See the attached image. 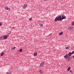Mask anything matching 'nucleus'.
Segmentation results:
<instances>
[{
    "label": "nucleus",
    "instance_id": "a878e982",
    "mask_svg": "<svg viewBox=\"0 0 74 74\" xmlns=\"http://www.w3.org/2000/svg\"><path fill=\"white\" fill-rule=\"evenodd\" d=\"M7 74H9V73H8V72H7Z\"/></svg>",
    "mask_w": 74,
    "mask_h": 74
},
{
    "label": "nucleus",
    "instance_id": "2eb2a0df",
    "mask_svg": "<svg viewBox=\"0 0 74 74\" xmlns=\"http://www.w3.org/2000/svg\"><path fill=\"white\" fill-rule=\"evenodd\" d=\"M34 55L35 56H37V53H36V52H35V53H34Z\"/></svg>",
    "mask_w": 74,
    "mask_h": 74
},
{
    "label": "nucleus",
    "instance_id": "a211bd4d",
    "mask_svg": "<svg viewBox=\"0 0 74 74\" xmlns=\"http://www.w3.org/2000/svg\"><path fill=\"white\" fill-rule=\"evenodd\" d=\"M19 51H20V52H22V49L21 48V49L19 50Z\"/></svg>",
    "mask_w": 74,
    "mask_h": 74
},
{
    "label": "nucleus",
    "instance_id": "6ab92c4d",
    "mask_svg": "<svg viewBox=\"0 0 74 74\" xmlns=\"http://www.w3.org/2000/svg\"><path fill=\"white\" fill-rule=\"evenodd\" d=\"M69 29H70V30H71V29H72V27H71L68 28Z\"/></svg>",
    "mask_w": 74,
    "mask_h": 74
},
{
    "label": "nucleus",
    "instance_id": "6e6552de",
    "mask_svg": "<svg viewBox=\"0 0 74 74\" xmlns=\"http://www.w3.org/2000/svg\"><path fill=\"white\" fill-rule=\"evenodd\" d=\"M4 52H2L1 54V56H3V55H4Z\"/></svg>",
    "mask_w": 74,
    "mask_h": 74
},
{
    "label": "nucleus",
    "instance_id": "9d476101",
    "mask_svg": "<svg viewBox=\"0 0 74 74\" xmlns=\"http://www.w3.org/2000/svg\"><path fill=\"white\" fill-rule=\"evenodd\" d=\"M26 7H27V5H24L23 6V8H24V9H25V8H26Z\"/></svg>",
    "mask_w": 74,
    "mask_h": 74
},
{
    "label": "nucleus",
    "instance_id": "cd10ccee",
    "mask_svg": "<svg viewBox=\"0 0 74 74\" xmlns=\"http://www.w3.org/2000/svg\"><path fill=\"white\" fill-rule=\"evenodd\" d=\"M9 74H11V73H9Z\"/></svg>",
    "mask_w": 74,
    "mask_h": 74
},
{
    "label": "nucleus",
    "instance_id": "4468645a",
    "mask_svg": "<svg viewBox=\"0 0 74 74\" xmlns=\"http://www.w3.org/2000/svg\"><path fill=\"white\" fill-rule=\"evenodd\" d=\"M39 25L40 26H42V27L43 26V24L41 23H40L39 24Z\"/></svg>",
    "mask_w": 74,
    "mask_h": 74
},
{
    "label": "nucleus",
    "instance_id": "5701e85b",
    "mask_svg": "<svg viewBox=\"0 0 74 74\" xmlns=\"http://www.w3.org/2000/svg\"><path fill=\"white\" fill-rule=\"evenodd\" d=\"M29 21H32V18H29Z\"/></svg>",
    "mask_w": 74,
    "mask_h": 74
},
{
    "label": "nucleus",
    "instance_id": "c85d7f7f",
    "mask_svg": "<svg viewBox=\"0 0 74 74\" xmlns=\"http://www.w3.org/2000/svg\"><path fill=\"white\" fill-rule=\"evenodd\" d=\"M69 48H70V47H69Z\"/></svg>",
    "mask_w": 74,
    "mask_h": 74
},
{
    "label": "nucleus",
    "instance_id": "0eeeda50",
    "mask_svg": "<svg viewBox=\"0 0 74 74\" xmlns=\"http://www.w3.org/2000/svg\"><path fill=\"white\" fill-rule=\"evenodd\" d=\"M0 40H3L4 39V36H2L0 37Z\"/></svg>",
    "mask_w": 74,
    "mask_h": 74
},
{
    "label": "nucleus",
    "instance_id": "7ed1b4c3",
    "mask_svg": "<svg viewBox=\"0 0 74 74\" xmlns=\"http://www.w3.org/2000/svg\"><path fill=\"white\" fill-rule=\"evenodd\" d=\"M68 56H68V54H66L65 56H64V58H66V60H68V59H70L69 58H68Z\"/></svg>",
    "mask_w": 74,
    "mask_h": 74
},
{
    "label": "nucleus",
    "instance_id": "9b49d317",
    "mask_svg": "<svg viewBox=\"0 0 74 74\" xmlns=\"http://www.w3.org/2000/svg\"><path fill=\"white\" fill-rule=\"evenodd\" d=\"M68 60H67V62H69V61H70L71 60V58H68Z\"/></svg>",
    "mask_w": 74,
    "mask_h": 74
},
{
    "label": "nucleus",
    "instance_id": "b1692460",
    "mask_svg": "<svg viewBox=\"0 0 74 74\" xmlns=\"http://www.w3.org/2000/svg\"><path fill=\"white\" fill-rule=\"evenodd\" d=\"M2 25V24L0 22V26H1Z\"/></svg>",
    "mask_w": 74,
    "mask_h": 74
},
{
    "label": "nucleus",
    "instance_id": "dca6fc26",
    "mask_svg": "<svg viewBox=\"0 0 74 74\" xmlns=\"http://www.w3.org/2000/svg\"><path fill=\"white\" fill-rule=\"evenodd\" d=\"M15 48H16V47H14L13 48H12V49L14 50V49H15Z\"/></svg>",
    "mask_w": 74,
    "mask_h": 74
},
{
    "label": "nucleus",
    "instance_id": "1a4fd4ad",
    "mask_svg": "<svg viewBox=\"0 0 74 74\" xmlns=\"http://www.w3.org/2000/svg\"><path fill=\"white\" fill-rule=\"evenodd\" d=\"M45 64L44 63V62L42 63H41L40 64V66H43V65H44V64Z\"/></svg>",
    "mask_w": 74,
    "mask_h": 74
},
{
    "label": "nucleus",
    "instance_id": "39448f33",
    "mask_svg": "<svg viewBox=\"0 0 74 74\" xmlns=\"http://www.w3.org/2000/svg\"><path fill=\"white\" fill-rule=\"evenodd\" d=\"M8 38V36H3L4 39H7Z\"/></svg>",
    "mask_w": 74,
    "mask_h": 74
},
{
    "label": "nucleus",
    "instance_id": "f257e3e1",
    "mask_svg": "<svg viewBox=\"0 0 74 74\" xmlns=\"http://www.w3.org/2000/svg\"><path fill=\"white\" fill-rule=\"evenodd\" d=\"M55 21L56 22L58 21H62V17L61 16H59L58 17H56L55 19Z\"/></svg>",
    "mask_w": 74,
    "mask_h": 74
},
{
    "label": "nucleus",
    "instance_id": "4be33fe9",
    "mask_svg": "<svg viewBox=\"0 0 74 74\" xmlns=\"http://www.w3.org/2000/svg\"><path fill=\"white\" fill-rule=\"evenodd\" d=\"M71 53L72 54H73L74 53V51H73Z\"/></svg>",
    "mask_w": 74,
    "mask_h": 74
},
{
    "label": "nucleus",
    "instance_id": "bb28decb",
    "mask_svg": "<svg viewBox=\"0 0 74 74\" xmlns=\"http://www.w3.org/2000/svg\"><path fill=\"white\" fill-rule=\"evenodd\" d=\"M62 16H64V15L63 14V15H62Z\"/></svg>",
    "mask_w": 74,
    "mask_h": 74
},
{
    "label": "nucleus",
    "instance_id": "ddd939ff",
    "mask_svg": "<svg viewBox=\"0 0 74 74\" xmlns=\"http://www.w3.org/2000/svg\"><path fill=\"white\" fill-rule=\"evenodd\" d=\"M63 33V32H60L59 34V35H62Z\"/></svg>",
    "mask_w": 74,
    "mask_h": 74
},
{
    "label": "nucleus",
    "instance_id": "aec40b11",
    "mask_svg": "<svg viewBox=\"0 0 74 74\" xmlns=\"http://www.w3.org/2000/svg\"><path fill=\"white\" fill-rule=\"evenodd\" d=\"M39 72L40 74H42V71H40Z\"/></svg>",
    "mask_w": 74,
    "mask_h": 74
},
{
    "label": "nucleus",
    "instance_id": "f03ea898",
    "mask_svg": "<svg viewBox=\"0 0 74 74\" xmlns=\"http://www.w3.org/2000/svg\"><path fill=\"white\" fill-rule=\"evenodd\" d=\"M68 56H68V58H70V56H71L72 55V53L71 52H69V53H68Z\"/></svg>",
    "mask_w": 74,
    "mask_h": 74
},
{
    "label": "nucleus",
    "instance_id": "393cba45",
    "mask_svg": "<svg viewBox=\"0 0 74 74\" xmlns=\"http://www.w3.org/2000/svg\"><path fill=\"white\" fill-rule=\"evenodd\" d=\"M70 73H71L72 72V70H70Z\"/></svg>",
    "mask_w": 74,
    "mask_h": 74
},
{
    "label": "nucleus",
    "instance_id": "f8f14e48",
    "mask_svg": "<svg viewBox=\"0 0 74 74\" xmlns=\"http://www.w3.org/2000/svg\"><path fill=\"white\" fill-rule=\"evenodd\" d=\"M70 69H71V67H69L67 69V71H70Z\"/></svg>",
    "mask_w": 74,
    "mask_h": 74
},
{
    "label": "nucleus",
    "instance_id": "20e7f679",
    "mask_svg": "<svg viewBox=\"0 0 74 74\" xmlns=\"http://www.w3.org/2000/svg\"><path fill=\"white\" fill-rule=\"evenodd\" d=\"M66 19V17L65 16H62L61 17L62 21L63 20V19Z\"/></svg>",
    "mask_w": 74,
    "mask_h": 74
},
{
    "label": "nucleus",
    "instance_id": "c756f323",
    "mask_svg": "<svg viewBox=\"0 0 74 74\" xmlns=\"http://www.w3.org/2000/svg\"><path fill=\"white\" fill-rule=\"evenodd\" d=\"M46 1H48V0H45Z\"/></svg>",
    "mask_w": 74,
    "mask_h": 74
},
{
    "label": "nucleus",
    "instance_id": "412c9836",
    "mask_svg": "<svg viewBox=\"0 0 74 74\" xmlns=\"http://www.w3.org/2000/svg\"><path fill=\"white\" fill-rule=\"evenodd\" d=\"M66 49H69V47H66Z\"/></svg>",
    "mask_w": 74,
    "mask_h": 74
},
{
    "label": "nucleus",
    "instance_id": "423d86ee",
    "mask_svg": "<svg viewBox=\"0 0 74 74\" xmlns=\"http://www.w3.org/2000/svg\"><path fill=\"white\" fill-rule=\"evenodd\" d=\"M5 8L6 10H10V8H9L8 7H6Z\"/></svg>",
    "mask_w": 74,
    "mask_h": 74
},
{
    "label": "nucleus",
    "instance_id": "f3484780",
    "mask_svg": "<svg viewBox=\"0 0 74 74\" xmlns=\"http://www.w3.org/2000/svg\"><path fill=\"white\" fill-rule=\"evenodd\" d=\"M52 36V34H49L48 36V37H50V36Z\"/></svg>",
    "mask_w": 74,
    "mask_h": 74
}]
</instances>
